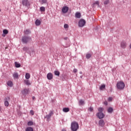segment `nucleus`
<instances>
[{
	"mask_svg": "<svg viewBox=\"0 0 131 131\" xmlns=\"http://www.w3.org/2000/svg\"><path fill=\"white\" fill-rule=\"evenodd\" d=\"M79 128V125L77 122L74 121L72 122L71 129L72 131H77Z\"/></svg>",
	"mask_w": 131,
	"mask_h": 131,
	"instance_id": "obj_1",
	"label": "nucleus"
},
{
	"mask_svg": "<svg viewBox=\"0 0 131 131\" xmlns=\"http://www.w3.org/2000/svg\"><path fill=\"white\" fill-rule=\"evenodd\" d=\"M31 40H32L31 37L25 35L21 38V41L24 43H28V42H30V41H31Z\"/></svg>",
	"mask_w": 131,
	"mask_h": 131,
	"instance_id": "obj_2",
	"label": "nucleus"
},
{
	"mask_svg": "<svg viewBox=\"0 0 131 131\" xmlns=\"http://www.w3.org/2000/svg\"><path fill=\"white\" fill-rule=\"evenodd\" d=\"M125 87V84H124V82L123 81H119L117 83V89L118 90H120V91H122Z\"/></svg>",
	"mask_w": 131,
	"mask_h": 131,
	"instance_id": "obj_3",
	"label": "nucleus"
},
{
	"mask_svg": "<svg viewBox=\"0 0 131 131\" xmlns=\"http://www.w3.org/2000/svg\"><path fill=\"white\" fill-rule=\"evenodd\" d=\"M22 5L25 7H27V8H29L30 7V2L29 0H23Z\"/></svg>",
	"mask_w": 131,
	"mask_h": 131,
	"instance_id": "obj_4",
	"label": "nucleus"
},
{
	"mask_svg": "<svg viewBox=\"0 0 131 131\" xmlns=\"http://www.w3.org/2000/svg\"><path fill=\"white\" fill-rule=\"evenodd\" d=\"M29 88H25L21 91V94L23 96H26L29 94Z\"/></svg>",
	"mask_w": 131,
	"mask_h": 131,
	"instance_id": "obj_5",
	"label": "nucleus"
},
{
	"mask_svg": "<svg viewBox=\"0 0 131 131\" xmlns=\"http://www.w3.org/2000/svg\"><path fill=\"white\" fill-rule=\"evenodd\" d=\"M54 115V113L52 111H50L49 112V114L48 115H47L45 118H47L48 121L49 120H51V117Z\"/></svg>",
	"mask_w": 131,
	"mask_h": 131,
	"instance_id": "obj_6",
	"label": "nucleus"
},
{
	"mask_svg": "<svg viewBox=\"0 0 131 131\" xmlns=\"http://www.w3.org/2000/svg\"><path fill=\"white\" fill-rule=\"evenodd\" d=\"M79 27H83L85 25V20L83 19H81L78 23Z\"/></svg>",
	"mask_w": 131,
	"mask_h": 131,
	"instance_id": "obj_7",
	"label": "nucleus"
},
{
	"mask_svg": "<svg viewBox=\"0 0 131 131\" xmlns=\"http://www.w3.org/2000/svg\"><path fill=\"white\" fill-rule=\"evenodd\" d=\"M96 116H97V117H98L99 119H102V118H104L105 115H104V114H103V113H98L96 114Z\"/></svg>",
	"mask_w": 131,
	"mask_h": 131,
	"instance_id": "obj_8",
	"label": "nucleus"
},
{
	"mask_svg": "<svg viewBox=\"0 0 131 131\" xmlns=\"http://www.w3.org/2000/svg\"><path fill=\"white\" fill-rule=\"evenodd\" d=\"M69 10V8L67 6H64L62 9V12L63 14H66L68 10Z\"/></svg>",
	"mask_w": 131,
	"mask_h": 131,
	"instance_id": "obj_9",
	"label": "nucleus"
},
{
	"mask_svg": "<svg viewBox=\"0 0 131 131\" xmlns=\"http://www.w3.org/2000/svg\"><path fill=\"white\" fill-rule=\"evenodd\" d=\"M120 46L122 49H125L127 45L126 44V42H125V41H122L120 43Z\"/></svg>",
	"mask_w": 131,
	"mask_h": 131,
	"instance_id": "obj_10",
	"label": "nucleus"
},
{
	"mask_svg": "<svg viewBox=\"0 0 131 131\" xmlns=\"http://www.w3.org/2000/svg\"><path fill=\"white\" fill-rule=\"evenodd\" d=\"M98 124L99 126H101L102 127H103V126L105 125V122H104V120L101 119L100 120H99V121L98 122Z\"/></svg>",
	"mask_w": 131,
	"mask_h": 131,
	"instance_id": "obj_11",
	"label": "nucleus"
},
{
	"mask_svg": "<svg viewBox=\"0 0 131 131\" xmlns=\"http://www.w3.org/2000/svg\"><path fill=\"white\" fill-rule=\"evenodd\" d=\"M47 78L49 80L53 79V74L52 73H49L47 74Z\"/></svg>",
	"mask_w": 131,
	"mask_h": 131,
	"instance_id": "obj_12",
	"label": "nucleus"
},
{
	"mask_svg": "<svg viewBox=\"0 0 131 131\" xmlns=\"http://www.w3.org/2000/svg\"><path fill=\"white\" fill-rule=\"evenodd\" d=\"M14 79H18L19 78V74L17 73H14L13 74Z\"/></svg>",
	"mask_w": 131,
	"mask_h": 131,
	"instance_id": "obj_13",
	"label": "nucleus"
},
{
	"mask_svg": "<svg viewBox=\"0 0 131 131\" xmlns=\"http://www.w3.org/2000/svg\"><path fill=\"white\" fill-rule=\"evenodd\" d=\"M24 34H25L26 35H28V34H30V33H31V32L30 31V30H29V29H27V30H25L24 31Z\"/></svg>",
	"mask_w": 131,
	"mask_h": 131,
	"instance_id": "obj_14",
	"label": "nucleus"
},
{
	"mask_svg": "<svg viewBox=\"0 0 131 131\" xmlns=\"http://www.w3.org/2000/svg\"><path fill=\"white\" fill-rule=\"evenodd\" d=\"M9 33V31L7 29L3 30V34L2 35V36L5 37L6 36V35L8 34Z\"/></svg>",
	"mask_w": 131,
	"mask_h": 131,
	"instance_id": "obj_15",
	"label": "nucleus"
},
{
	"mask_svg": "<svg viewBox=\"0 0 131 131\" xmlns=\"http://www.w3.org/2000/svg\"><path fill=\"white\" fill-rule=\"evenodd\" d=\"M7 85H8V86H10V88H12V86L14 85V84L13 83V82H12V81H8L7 82Z\"/></svg>",
	"mask_w": 131,
	"mask_h": 131,
	"instance_id": "obj_16",
	"label": "nucleus"
},
{
	"mask_svg": "<svg viewBox=\"0 0 131 131\" xmlns=\"http://www.w3.org/2000/svg\"><path fill=\"white\" fill-rule=\"evenodd\" d=\"M35 24L36 26H39L41 24V21L39 19H37L35 21Z\"/></svg>",
	"mask_w": 131,
	"mask_h": 131,
	"instance_id": "obj_17",
	"label": "nucleus"
},
{
	"mask_svg": "<svg viewBox=\"0 0 131 131\" xmlns=\"http://www.w3.org/2000/svg\"><path fill=\"white\" fill-rule=\"evenodd\" d=\"M105 89H106V85L105 84H102L99 88L100 91H104Z\"/></svg>",
	"mask_w": 131,
	"mask_h": 131,
	"instance_id": "obj_18",
	"label": "nucleus"
},
{
	"mask_svg": "<svg viewBox=\"0 0 131 131\" xmlns=\"http://www.w3.org/2000/svg\"><path fill=\"white\" fill-rule=\"evenodd\" d=\"M62 111H63V112H65L66 113L67 112H69V111H70V109L69 108V107H64L63 108Z\"/></svg>",
	"mask_w": 131,
	"mask_h": 131,
	"instance_id": "obj_19",
	"label": "nucleus"
},
{
	"mask_svg": "<svg viewBox=\"0 0 131 131\" xmlns=\"http://www.w3.org/2000/svg\"><path fill=\"white\" fill-rule=\"evenodd\" d=\"M25 131H34V129L33 127L29 126L26 128Z\"/></svg>",
	"mask_w": 131,
	"mask_h": 131,
	"instance_id": "obj_20",
	"label": "nucleus"
},
{
	"mask_svg": "<svg viewBox=\"0 0 131 131\" xmlns=\"http://www.w3.org/2000/svg\"><path fill=\"white\" fill-rule=\"evenodd\" d=\"M24 83H25V84H26L27 85H30V84H31L29 80H25Z\"/></svg>",
	"mask_w": 131,
	"mask_h": 131,
	"instance_id": "obj_21",
	"label": "nucleus"
},
{
	"mask_svg": "<svg viewBox=\"0 0 131 131\" xmlns=\"http://www.w3.org/2000/svg\"><path fill=\"white\" fill-rule=\"evenodd\" d=\"M108 113H112L113 112V108L110 107L107 108Z\"/></svg>",
	"mask_w": 131,
	"mask_h": 131,
	"instance_id": "obj_22",
	"label": "nucleus"
},
{
	"mask_svg": "<svg viewBox=\"0 0 131 131\" xmlns=\"http://www.w3.org/2000/svg\"><path fill=\"white\" fill-rule=\"evenodd\" d=\"M75 17L76 18H80V17H81V14L79 12H77L75 14Z\"/></svg>",
	"mask_w": 131,
	"mask_h": 131,
	"instance_id": "obj_23",
	"label": "nucleus"
},
{
	"mask_svg": "<svg viewBox=\"0 0 131 131\" xmlns=\"http://www.w3.org/2000/svg\"><path fill=\"white\" fill-rule=\"evenodd\" d=\"M28 126H31L32 125H33L34 123L33 121H30L28 122L27 123Z\"/></svg>",
	"mask_w": 131,
	"mask_h": 131,
	"instance_id": "obj_24",
	"label": "nucleus"
},
{
	"mask_svg": "<svg viewBox=\"0 0 131 131\" xmlns=\"http://www.w3.org/2000/svg\"><path fill=\"white\" fill-rule=\"evenodd\" d=\"M54 74H55V75H56L57 76H60V72H59V71H55Z\"/></svg>",
	"mask_w": 131,
	"mask_h": 131,
	"instance_id": "obj_25",
	"label": "nucleus"
},
{
	"mask_svg": "<svg viewBox=\"0 0 131 131\" xmlns=\"http://www.w3.org/2000/svg\"><path fill=\"white\" fill-rule=\"evenodd\" d=\"M99 113H102L103 111H104V108L99 107L98 108Z\"/></svg>",
	"mask_w": 131,
	"mask_h": 131,
	"instance_id": "obj_26",
	"label": "nucleus"
},
{
	"mask_svg": "<svg viewBox=\"0 0 131 131\" xmlns=\"http://www.w3.org/2000/svg\"><path fill=\"white\" fill-rule=\"evenodd\" d=\"M79 105H84V101L82 100V99H81L79 101Z\"/></svg>",
	"mask_w": 131,
	"mask_h": 131,
	"instance_id": "obj_27",
	"label": "nucleus"
},
{
	"mask_svg": "<svg viewBox=\"0 0 131 131\" xmlns=\"http://www.w3.org/2000/svg\"><path fill=\"white\" fill-rule=\"evenodd\" d=\"M25 77L26 79H29V78H30V74H29V73H26Z\"/></svg>",
	"mask_w": 131,
	"mask_h": 131,
	"instance_id": "obj_28",
	"label": "nucleus"
},
{
	"mask_svg": "<svg viewBox=\"0 0 131 131\" xmlns=\"http://www.w3.org/2000/svg\"><path fill=\"white\" fill-rule=\"evenodd\" d=\"M96 5L99 7L100 5V3H99V1H96L94 4H93V7H95V5Z\"/></svg>",
	"mask_w": 131,
	"mask_h": 131,
	"instance_id": "obj_29",
	"label": "nucleus"
},
{
	"mask_svg": "<svg viewBox=\"0 0 131 131\" xmlns=\"http://www.w3.org/2000/svg\"><path fill=\"white\" fill-rule=\"evenodd\" d=\"M15 67L16 68H19V67H21V64L17 63L16 62H15Z\"/></svg>",
	"mask_w": 131,
	"mask_h": 131,
	"instance_id": "obj_30",
	"label": "nucleus"
},
{
	"mask_svg": "<svg viewBox=\"0 0 131 131\" xmlns=\"http://www.w3.org/2000/svg\"><path fill=\"white\" fill-rule=\"evenodd\" d=\"M40 2H41V5H43V4H47V3H48L47 0H41Z\"/></svg>",
	"mask_w": 131,
	"mask_h": 131,
	"instance_id": "obj_31",
	"label": "nucleus"
},
{
	"mask_svg": "<svg viewBox=\"0 0 131 131\" xmlns=\"http://www.w3.org/2000/svg\"><path fill=\"white\" fill-rule=\"evenodd\" d=\"M40 10L41 12H45V11H46V8H45V7H41L40 8Z\"/></svg>",
	"mask_w": 131,
	"mask_h": 131,
	"instance_id": "obj_32",
	"label": "nucleus"
},
{
	"mask_svg": "<svg viewBox=\"0 0 131 131\" xmlns=\"http://www.w3.org/2000/svg\"><path fill=\"white\" fill-rule=\"evenodd\" d=\"M91 57H92V54H87L86 55V59H90L91 58Z\"/></svg>",
	"mask_w": 131,
	"mask_h": 131,
	"instance_id": "obj_33",
	"label": "nucleus"
},
{
	"mask_svg": "<svg viewBox=\"0 0 131 131\" xmlns=\"http://www.w3.org/2000/svg\"><path fill=\"white\" fill-rule=\"evenodd\" d=\"M4 104H5V106H6V107H8L9 106V101H5L4 102Z\"/></svg>",
	"mask_w": 131,
	"mask_h": 131,
	"instance_id": "obj_34",
	"label": "nucleus"
},
{
	"mask_svg": "<svg viewBox=\"0 0 131 131\" xmlns=\"http://www.w3.org/2000/svg\"><path fill=\"white\" fill-rule=\"evenodd\" d=\"M64 28L65 29L69 28V26L68 24H66L64 25Z\"/></svg>",
	"mask_w": 131,
	"mask_h": 131,
	"instance_id": "obj_35",
	"label": "nucleus"
},
{
	"mask_svg": "<svg viewBox=\"0 0 131 131\" xmlns=\"http://www.w3.org/2000/svg\"><path fill=\"white\" fill-rule=\"evenodd\" d=\"M104 5H108L109 4V0H106L104 2Z\"/></svg>",
	"mask_w": 131,
	"mask_h": 131,
	"instance_id": "obj_36",
	"label": "nucleus"
},
{
	"mask_svg": "<svg viewBox=\"0 0 131 131\" xmlns=\"http://www.w3.org/2000/svg\"><path fill=\"white\" fill-rule=\"evenodd\" d=\"M30 113L32 116L34 115V111H33V110H31L30 112Z\"/></svg>",
	"mask_w": 131,
	"mask_h": 131,
	"instance_id": "obj_37",
	"label": "nucleus"
},
{
	"mask_svg": "<svg viewBox=\"0 0 131 131\" xmlns=\"http://www.w3.org/2000/svg\"><path fill=\"white\" fill-rule=\"evenodd\" d=\"M113 98H112V97H109L107 99V101L108 102H112V100H113Z\"/></svg>",
	"mask_w": 131,
	"mask_h": 131,
	"instance_id": "obj_38",
	"label": "nucleus"
},
{
	"mask_svg": "<svg viewBox=\"0 0 131 131\" xmlns=\"http://www.w3.org/2000/svg\"><path fill=\"white\" fill-rule=\"evenodd\" d=\"M23 51H25V52H27V51H28V48H27V47H24Z\"/></svg>",
	"mask_w": 131,
	"mask_h": 131,
	"instance_id": "obj_39",
	"label": "nucleus"
},
{
	"mask_svg": "<svg viewBox=\"0 0 131 131\" xmlns=\"http://www.w3.org/2000/svg\"><path fill=\"white\" fill-rule=\"evenodd\" d=\"M89 110H90L91 111V112H93L94 111V108L92 107H90L89 108Z\"/></svg>",
	"mask_w": 131,
	"mask_h": 131,
	"instance_id": "obj_40",
	"label": "nucleus"
},
{
	"mask_svg": "<svg viewBox=\"0 0 131 131\" xmlns=\"http://www.w3.org/2000/svg\"><path fill=\"white\" fill-rule=\"evenodd\" d=\"M103 104H104V105H105V106H107V105H108V102H107V101H105L103 102Z\"/></svg>",
	"mask_w": 131,
	"mask_h": 131,
	"instance_id": "obj_41",
	"label": "nucleus"
},
{
	"mask_svg": "<svg viewBox=\"0 0 131 131\" xmlns=\"http://www.w3.org/2000/svg\"><path fill=\"white\" fill-rule=\"evenodd\" d=\"M73 72H74V73H76V72H77V69H74L73 70Z\"/></svg>",
	"mask_w": 131,
	"mask_h": 131,
	"instance_id": "obj_42",
	"label": "nucleus"
},
{
	"mask_svg": "<svg viewBox=\"0 0 131 131\" xmlns=\"http://www.w3.org/2000/svg\"><path fill=\"white\" fill-rule=\"evenodd\" d=\"M32 99H33V100H35V97L33 96V97H32Z\"/></svg>",
	"mask_w": 131,
	"mask_h": 131,
	"instance_id": "obj_43",
	"label": "nucleus"
},
{
	"mask_svg": "<svg viewBox=\"0 0 131 131\" xmlns=\"http://www.w3.org/2000/svg\"><path fill=\"white\" fill-rule=\"evenodd\" d=\"M2 111V107L0 106V112Z\"/></svg>",
	"mask_w": 131,
	"mask_h": 131,
	"instance_id": "obj_44",
	"label": "nucleus"
},
{
	"mask_svg": "<svg viewBox=\"0 0 131 131\" xmlns=\"http://www.w3.org/2000/svg\"><path fill=\"white\" fill-rule=\"evenodd\" d=\"M61 131H66L65 129H63Z\"/></svg>",
	"mask_w": 131,
	"mask_h": 131,
	"instance_id": "obj_45",
	"label": "nucleus"
},
{
	"mask_svg": "<svg viewBox=\"0 0 131 131\" xmlns=\"http://www.w3.org/2000/svg\"><path fill=\"white\" fill-rule=\"evenodd\" d=\"M8 49V47H5V50H7Z\"/></svg>",
	"mask_w": 131,
	"mask_h": 131,
	"instance_id": "obj_46",
	"label": "nucleus"
},
{
	"mask_svg": "<svg viewBox=\"0 0 131 131\" xmlns=\"http://www.w3.org/2000/svg\"><path fill=\"white\" fill-rule=\"evenodd\" d=\"M130 48L131 49V44H130Z\"/></svg>",
	"mask_w": 131,
	"mask_h": 131,
	"instance_id": "obj_47",
	"label": "nucleus"
},
{
	"mask_svg": "<svg viewBox=\"0 0 131 131\" xmlns=\"http://www.w3.org/2000/svg\"><path fill=\"white\" fill-rule=\"evenodd\" d=\"M1 9H0V12H1Z\"/></svg>",
	"mask_w": 131,
	"mask_h": 131,
	"instance_id": "obj_48",
	"label": "nucleus"
}]
</instances>
